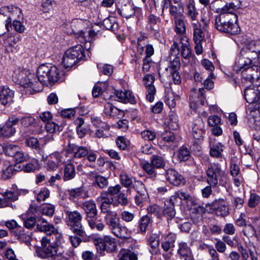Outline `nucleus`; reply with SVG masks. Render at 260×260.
Returning <instances> with one entry per match:
<instances>
[{"label": "nucleus", "instance_id": "f257e3e1", "mask_svg": "<svg viewBox=\"0 0 260 260\" xmlns=\"http://www.w3.org/2000/svg\"><path fill=\"white\" fill-rule=\"evenodd\" d=\"M61 74L51 64H42L38 68L37 76L26 70L18 69L14 72V82L24 87L26 94H33L42 90V85L59 81Z\"/></svg>", "mask_w": 260, "mask_h": 260}, {"label": "nucleus", "instance_id": "f03ea898", "mask_svg": "<svg viewBox=\"0 0 260 260\" xmlns=\"http://www.w3.org/2000/svg\"><path fill=\"white\" fill-rule=\"evenodd\" d=\"M6 18L5 26L7 31L13 26L18 32L22 33L25 30V26L21 20L23 19L22 10L18 7L11 5L4 6L0 8V19Z\"/></svg>", "mask_w": 260, "mask_h": 260}, {"label": "nucleus", "instance_id": "7ed1b4c3", "mask_svg": "<svg viewBox=\"0 0 260 260\" xmlns=\"http://www.w3.org/2000/svg\"><path fill=\"white\" fill-rule=\"evenodd\" d=\"M237 22L238 16L236 14L222 13L216 17L214 24L219 31L235 35L240 30Z\"/></svg>", "mask_w": 260, "mask_h": 260}, {"label": "nucleus", "instance_id": "20e7f679", "mask_svg": "<svg viewBox=\"0 0 260 260\" xmlns=\"http://www.w3.org/2000/svg\"><path fill=\"white\" fill-rule=\"evenodd\" d=\"M189 39H185L184 40H178V42L174 41L171 47L172 54H174L175 56L180 53L182 57V62L185 64H187L192 57V53L190 46Z\"/></svg>", "mask_w": 260, "mask_h": 260}, {"label": "nucleus", "instance_id": "39448f33", "mask_svg": "<svg viewBox=\"0 0 260 260\" xmlns=\"http://www.w3.org/2000/svg\"><path fill=\"white\" fill-rule=\"evenodd\" d=\"M64 212L67 216L72 232L76 235L84 237L86 236L85 232L81 224L82 216L77 211H70L64 209Z\"/></svg>", "mask_w": 260, "mask_h": 260}, {"label": "nucleus", "instance_id": "423d86ee", "mask_svg": "<svg viewBox=\"0 0 260 260\" xmlns=\"http://www.w3.org/2000/svg\"><path fill=\"white\" fill-rule=\"evenodd\" d=\"M28 192L27 189H14L2 193V198H0V208L12 207V202L18 200L20 194H26Z\"/></svg>", "mask_w": 260, "mask_h": 260}, {"label": "nucleus", "instance_id": "0eeeda50", "mask_svg": "<svg viewBox=\"0 0 260 260\" xmlns=\"http://www.w3.org/2000/svg\"><path fill=\"white\" fill-rule=\"evenodd\" d=\"M204 123L200 117H198L192 123L191 134L193 137V145H200L204 139L205 133Z\"/></svg>", "mask_w": 260, "mask_h": 260}, {"label": "nucleus", "instance_id": "6e6552de", "mask_svg": "<svg viewBox=\"0 0 260 260\" xmlns=\"http://www.w3.org/2000/svg\"><path fill=\"white\" fill-rule=\"evenodd\" d=\"M94 244L97 250L101 253L105 250L108 252H112L116 250L117 247L114 238L109 236H105L103 238L95 239Z\"/></svg>", "mask_w": 260, "mask_h": 260}, {"label": "nucleus", "instance_id": "1a4fd4ad", "mask_svg": "<svg viewBox=\"0 0 260 260\" xmlns=\"http://www.w3.org/2000/svg\"><path fill=\"white\" fill-rule=\"evenodd\" d=\"M252 59L250 55L247 54L246 52L241 51L239 55L236 59L234 66V70L236 72H238L251 67L252 66L251 65Z\"/></svg>", "mask_w": 260, "mask_h": 260}, {"label": "nucleus", "instance_id": "9d476101", "mask_svg": "<svg viewBox=\"0 0 260 260\" xmlns=\"http://www.w3.org/2000/svg\"><path fill=\"white\" fill-rule=\"evenodd\" d=\"M173 28L176 33V41L188 39L186 36V25L183 17L173 20Z\"/></svg>", "mask_w": 260, "mask_h": 260}, {"label": "nucleus", "instance_id": "9b49d317", "mask_svg": "<svg viewBox=\"0 0 260 260\" xmlns=\"http://www.w3.org/2000/svg\"><path fill=\"white\" fill-rule=\"evenodd\" d=\"M241 76L243 80L250 83L260 79V66L252 65L251 67L242 70Z\"/></svg>", "mask_w": 260, "mask_h": 260}, {"label": "nucleus", "instance_id": "f8f14e48", "mask_svg": "<svg viewBox=\"0 0 260 260\" xmlns=\"http://www.w3.org/2000/svg\"><path fill=\"white\" fill-rule=\"evenodd\" d=\"M161 21L160 18L154 14H150L148 16L147 29L153 34L154 37L156 39H158L160 37L159 29Z\"/></svg>", "mask_w": 260, "mask_h": 260}, {"label": "nucleus", "instance_id": "ddd939ff", "mask_svg": "<svg viewBox=\"0 0 260 260\" xmlns=\"http://www.w3.org/2000/svg\"><path fill=\"white\" fill-rule=\"evenodd\" d=\"M206 174L207 183L212 185V187H215L218 184L217 175H223L224 172L218 165H214L208 167L206 171Z\"/></svg>", "mask_w": 260, "mask_h": 260}, {"label": "nucleus", "instance_id": "4468645a", "mask_svg": "<svg viewBox=\"0 0 260 260\" xmlns=\"http://www.w3.org/2000/svg\"><path fill=\"white\" fill-rule=\"evenodd\" d=\"M155 78L150 74H147L143 77V82L147 89L146 99L150 102L153 101L156 89L153 85Z\"/></svg>", "mask_w": 260, "mask_h": 260}, {"label": "nucleus", "instance_id": "2eb2a0df", "mask_svg": "<svg viewBox=\"0 0 260 260\" xmlns=\"http://www.w3.org/2000/svg\"><path fill=\"white\" fill-rule=\"evenodd\" d=\"M196 89L191 90V94L190 95L192 101L190 103V107L194 110L197 108V103L200 102L202 105H204L207 102L204 88H199L197 95H194L193 94H196Z\"/></svg>", "mask_w": 260, "mask_h": 260}, {"label": "nucleus", "instance_id": "dca6fc26", "mask_svg": "<svg viewBox=\"0 0 260 260\" xmlns=\"http://www.w3.org/2000/svg\"><path fill=\"white\" fill-rule=\"evenodd\" d=\"M59 247L57 243L55 245H49V246L44 248L43 249L37 250V255L42 258H45L49 257H53L57 254H60V252L59 251Z\"/></svg>", "mask_w": 260, "mask_h": 260}, {"label": "nucleus", "instance_id": "f3484780", "mask_svg": "<svg viewBox=\"0 0 260 260\" xmlns=\"http://www.w3.org/2000/svg\"><path fill=\"white\" fill-rule=\"evenodd\" d=\"M88 176L93 181L94 186L101 189L105 188L108 185V178L98 174L96 172H90L88 174Z\"/></svg>", "mask_w": 260, "mask_h": 260}, {"label": "nucleus", "instance_id": "a211bd4d", "mask_svg": "<svg viewBox=\"0 0 260 260\" xmlns=\"http://www.w3.org/2000/svg\"><path fill=\"white\" fill-rule=\"evenodd\" d=\"M191 26L193 30V40L194 43H201L205 38V32L206 30L205 26H202L199 22H192Z\"/></svg>", "mask_w": 260, "mask_h": 260}, {"label": "nucleus", "instance_id": "6ab92c4d", "mask_svg": "<svg viewBox=\"0 0 260 260\" xmlns=\"http://www.w3.org/2000/svg\"><path fill=\"white\" fill-rule=\"evenodd\" d=\"M114 94L119 102L131 104H135L137 102L135 95L129 90H116Z\"/></svg>", "mask_w": 260, "mask_h": 260}, {"label": "nucleus", "instance_id": "aec40b11", "mask_svg": "<svg viewBox=\"0 0 260 260\" xmlns=\"http://www.w3.org/2000/svg\"><path fill=\"white\" fill-rule=\"evenodd\" d=\"M242 52L247 53V54L250 55L251 58H259L260 52V41H251L246 47L241 50Z\"/></svg>", "mask_w": 260, "mask_h": 260}, {"label": "nucleus", "instance_id": "412c9836", "mask_svg": "<svg viewBox=\"0 0 260 260\" xmlns=\"http://www.w3.org/2000/svg\"><path fill=\"white\" fill-rule=\"evenodd\" d=\"M166 178L170 183L175 186L183 185L185 182L184 177L174 169L167 171Z\"/></svg>", "mask_w": 260, "mask_h": 260}, {"label": "nucleus", "instance_id": "4be33fe9", "mask_svg": "<svg viewBox=\"0 0 260 260\" xmlns=\"http://www.w3.org/2000/svg\"><path fill=\"white\" fill-rule=\"evenodd\" d=\"M13 235L17 238V239L24 243L26 245H30L31 239V233L26 232L22 227H18L17 229L12 231Z\"/></svg>", "mask_w": 260, "mask_h": 260}, {"label": "nucleus", "instance_id": "5701e85b", "mask_svg": "<svg viewBox=\"0 0 260 260\" xmlns=\"http://www.w3.org/2000/svg\"><path fill=\"white\" fill-rule=\"evenodd\" d=\"M81 207L86 214V220H87V218H91L96 216L98 210L94 201L92 200L85 201L82 203Z\"/></svg>", "mask_w": 260, "mask_h": 260}, {"label": "nucleus", "instance_id": "b1692460", "mask_svg": "<svg viewBox=\"0 0 260 260\" xmlns=\"http://www.w3.org/2000/svg\"><path fill=\"white\" fill-rule=\"evenodd\" d=\"M185 14L190 20L194 22L197 20L199 13L193 0H188L185 7Z\"/></svg>", "mask_w": 260, "mask_h": 260}, {"label": "nucleus", "instance_id": "393cba45", "mask_svg": "<svg viewBox=\"0 0 260 260\" xmlns=\"http://www.w3.org/2000/svg\"><path fill=\"white\" fill-rule=\"evenodd\" d=\"M62 155L58 152H55L50 155V159L46 163V168L50 170L56 169L60 165V163L64 162Z\"/></svg>", "mask_w": 260, "mask_h": 260}, {"label": "nucleus", "instance_id": "a878e982", "mask_svg": "<svg viewBox=\"0 0 260 260\" xmlns=\"http://www.w3.org/2000/svg\"><path fill=\"white\" fill-rule=\"evenodd\" d=\"M37 229L40 232L45 233L47 235H51L57 231L53 224L49 223L44 218L38 220L37 224Z\"/></svg>", "mask_w": 260, "mask_h": 260}, {"label": "nucleus", "instance_id": "bb28decb", "mask_svg": "<svg viewBox=\"0 0 260 260\" xmlns=\"http://www.w3.org/2000/svg\"><path fill=\"white\" fill-rule=\"evenodd\" d=\"M177 253L180 258H184V260H192L191 250L185 242L178 243Z\"/></svg>", "mask_w": 260, "mask_h": 260}, {"label": "nucleus", "instance_id": "cd10ccee", "mask_svg": "<svg viewBox=\"0 0 260 260\" xmlns=\"http://www.w3.org/2000/svg\"><path fill=\"white\" fill-rule=\"evenodd\" d=\"M14 95V92L6 86L0 87V104L5 106L10 101Z\"/></svg>", "mask_w": 260, "mask_h": 260}, {"label": "nucleus", "instance_id": "c85d7f7f", "mask_svg": "<svg viewBox=\"0 0 260 260\" xmlns=\"http://www.w3.org/2000/svg\"><path fill=\"white\" fill-rule=\"evenodd\" d=\"M67 51L70 55L75 59H77L78 61L81 60H85L84 50L81 45H77L69 48Z\"/></svg>", "mask_w": 260, "mask_h": 260}, {"label": "nucleus", "instance_id": "c756f323", "mask_svg": "<svg viewBox=\"0 0 260 260\" xmlns=\"http://www.w3.org/2000/svg\"><path fill=\"white\" fill-rule=\"evenodd\" d=\"M244 96L246 102L249 104H254L260 100L259 95L256 90L250 87L244 90Z\"/></svg>", "mask_w": 260, "mask_h": 260}, {"label": "nucleus", "instance_id": "7c9ffc66", "mask_svg": "<svg viewBox=\"0 0 260 260\" xmlns=\"http://www.w3.org/2000/svg\"><path fill=\"white\" fill-rule=\"evenodd\" d=\"M105 114L110 117L115 118H120L123 115V112L113 106L110 103H107L105 105Z\"/></svg>", "mask_w": 260, "mask_h": 260}, {"label": "nucleus", "instance_id": "2f4dec72", "mask_svg": "<svg viewBox=\"0 0 260 260\" xmlns=\"http://www.w3.org/2000/svg\"><path fill=\"white\" fill-rule=\"evenodd\" d=\"M53 139L52 136H46L41 138L39 141L37 138L31 137L26 139L25 143L27 146H38L39 145H44L48 142L51 141Z\"/></svg>", "mask_w": 260, "mask_h": 260}, {"label": "nucleus", "instance_id": "473e14b6", "mask_svg": "<svg viewBox=\"0 0 260 260\" xmlns=\"http://www.w3.org/2000/svg\"><path fill=\"white\" fill-rule=\"evenodd\" d=\"M121 187L119 184L115 185V186H110L107 190L102 191L100 196V199H106L110 196H114L118 195L121 190Z\"/></svg>", "mask_w": 260, "mask_h": 260}, {"label": "nucleus", "instance_id": "72a5a7b5", "mask_svg": "<svg viewBox=\"0 0 260 260\" xmlns=\"http://www.w3.org/2000/svg\"><path fill=\"white\" fill-rule=\"evenodd\" d=\"M98 202L101 203L100 209L101 212L106 215L110 214L111 213L115 212V211L111 210V205L113 202V198H107L106 199H100L99 197L97 199Z\"/></svg>", "mask_w": 260, "mask_h": 260}, {"label": "nucleus", "instance_id": "f704fd0d", "mask_svg": "<svg viewBox=\"0 0 260 260\" xmlns=\"http://www.w3.org/2000/svg\"><path fill=\"white\" fill-rule=\"evenodd\" d=\"M104 219L112 232L120 224L119 219L117 218V213L115 212L111 213L109 215H106Z\"/></svg>", "mask_w": 260, "mask_h": 260}, {"label": "nucleus", "instance_id": "c9c22d12", "mask_svg": "<svg viewBox=\"0 0 260 260\" xmlns=\"http://www.w3.org/2000/svg\"><path fill=\"white\" fill-rule=\"evenodd\" d=\"M76 171L75 166L72 164H68L64 167L63 179L65 181L71 180L75 178Z\"/></svg>", "mask_w": 260, "mask_h": 260}, {"label": "nucleus", "instance_id": "e433bc0d", "mask_svg": "<svg viewBox=\"0 0 260 260\" xmlns=\"http://www.w3.org/2000/svg\"><path fill=\"white\" fill-rule=\"evenodd\" d=\"M115 236L121 239H127L130 233L126 226L120 223L112 232Z\"/></svg>", "mask_w": 260, "mask_h": 260}, {"label": "nucleus", "instance_id": "4c0bfd02", "mask_svg": "<svg viewBox=\"0 0 260 260\" xmlns=\"http://www.w3.org/2000/svg\"><path fill=\"white\" fill-rule=\"evenodd\" d=\"M117 11L119 14L126 19L129 18L135 14L134 7L130 4L124 5L121 9H118Z\"/></svg>", "mask_w": 260, "mask_h": 260}, {"label": "nucleus", "instance_id": "58836bf2", "mask_svg": "<svg viewBox=\"0 0 260 260\" xmlns=\"http://www.w3.org/2000/svg\"><path fill=\"white\" fill-rule=\"evenodd\" d=\"M214 206L217 208V212L222 216H225L229 213V208L223 199H219L214 202Z\"/></svg>", "mask_w": 260, "mask_h": 260}, {"label": "nucleus", "instance_id": "ea45409f", "mask_svg": "<svg viewBox=\"0 0 260 260\" xmlns=\"http://www.w3.org/2000/svg\"><path fill=\"white\" fill-rule=\"evenodd\" d=\"M141 165L143 170L150 176V178L154 180L156 176V173L155 171V167L151 162L144 161Z\"/></svg>", "mask_w": 260, "mask_h": 260}, {"label": "nucleus", "instance_id": "a19ab883", "mask_svg": "<svg viewBox=\"0 0 260 260\" xmlns=\"http://www.w3.org/2000/svg\"><path fill=\"white\" fill-rule=\"evenodd\" d=\"M16 129L13 126L5 124L4 126L0 125V137L3 138H9L14 135Z\"/></svg>", "mask_w": 260, "mask_h": 260}, {"label": "nucleus", "instance_id": "79ce46f5", "mask_svg": "<svg viewBox=\"0 0 260 260\" xmlns=\"http://www.w3.org/2000/svg\"><path fill=\"white\" fill-rule=\"evenodd\" d=\"M180 66L181 63L179 57L175 56L173 59L171 58L168 67L166 68V70L168 73L179 71Z\"/></svg>", "mask_w": 260, "mask_h": 260}, {"label": "nucleus", "instance_id": "37998d69", "mask_svg": "<svg viewBox=\"0 0 260 260\" xmlns=\"http://www.w3.org/2000/svg\"><path fill=\"white\" fill-rule=\"evenodd\" d=\"M162 215L165 216L168 220L173 218L176 215L175 207L172 205H167V202L165 201L164 209L162 210Z\"/></svg>", "mask_w": 260, "mask_h": 260}, {"label": "nucleus", "instance_id": "c03bdc74", "mask_svg": "<svg viewBox=\"0 0 260 260\" xmlns=\"http://www.w3.org/2000/svg\"><path fill=\"white\" fill-rule=\"evenodd\" d=\"M78 62L77 59H75L70 55L67 51H66L62 59V64L65 68H71Z\"/></svg>", "mask_w": 260, "mask_h": 260}, {"label": "nucleus", "instance_id": "a18cd8bd", "mask_svg": "<svg viewBox=\"0 0 260 260\" xmlns=\"http://www.w3.org/2000/svg\"><path fill=\"white\" fill-rule=\"evenodd\" d=\"M87 221L89 227L92 230L95 229L98 231H102L105 228V225L103 223L97 221L96 217L87 218Z\"/></svg>", "mask_w": 260, "mask_h": 260}, {"label": "nucleus", "instance_id": "49530a36", "mask_svg": "<svg viewBox=\"0 0 260 260\" xmlns=\"http://www.w3.org/2000/svg\"><path fill=\"white\" fill-rule=\"evenodd\" d=\"M39 168L38 161L36 159H33L30 162H27L24 165L22 170L26 173H30L35 172Z\"/></svg>", "mask_w": 260, "mask_h": 260}, {"label": "nucleus", "instance_id": "de8ad7c7", "mask_svg": "<svg viewBox=\"0 0 260 260\" xmlns=\"http://www.w3.org/2000/svg\"><path fill=\"white\" fill-rule=\"evenodd\" d=\"M181 7L179 5H171L169 7V14L173 17V20L183 17V14L181 11Z\"/></svg>", "mask_w": 260, "mask_h": 260}, {"label": "nucleus", "instance_id": "09e8293b", "mask_svg": "<svg viewBox=\"0 0 260 260\" xmlns=\"http://www.w3.org/2000/svg\"><path fill=\"white\" fill-rule=\"evenodd\" d=\"M69 198L70 200H75L81 197L84 193L83 189L81 187L68 190Z\"/></svg>", "mask_w": 260, "mask_h": 260}, {"label": "nucleus", "instance_id": "8fccbe9b", "mask_svg": "<svg viewBox=\"0 0 260 260\" xmlns=\"http://www.w3.org/2000/svg\"><path fill=\"white\" fill-rule=\"evenodd\" d=\"M147 243L151 248V252H156L159 245L158 238L154 235H151L147 239Z\"/></svg>", "mask_w": 260, "mask_h": 260}, {"label": "nucleus", "instance_id": "3c124183", "mask_svg": "<svg viewBox=\"0 0 260 260\" xmlns=\"http://www.w3.org/2000/svg\"><path fill=\"white\" fill-rule=\"evenodd\" d=\"M150 218L147 215L143 216L139 221V229L140 232L145 233L150 223Z\"/></svg>", "mask_w": 260, "mask_h": 260}, {"label": "nucleus", "instance_id": "603ef678", "mask_svg": "<svg viewBox=\"0 0 260 260\" xmlns=\"http://www.w3.org/2000/svg\"><path fill=\"white\" fill-rule=\"evenodd\" d=\"M91 122L92 124L96 127L102 128L105 131H109L110 126L107 123L102 121L101 119L96 116L91 117Z\"/></svg>", "mask_w": 260, "mask_h": 260}, {"label": "nucleus", "instance_id": "864d4df0", "mask_svg": "<svg viewBox=\"0 0 260 260\" xmlns=\"http://www.w3.org/2000/svg\"><path fill=\"white\" fill-rule=\"evenodd\" d=\"M50 196V191L47 188H42L36 194V198L38 202H41L44 201L48 198Z\"/></svg>", "mask_w": 260, "mask_h": 260}, {"label": "nucleus", "instance_id": "5fc2aeb1", "mask_svg": "<svg viewBox=\"0 0 260 260\" xmlns=\"http://www.w3.org/2000/svg\"><path fill=\"white\" fill-rule=\"evenodd\" d=\"M155 168H162L165 166V161L162 157L153 155L150 159Z\"/></svg>", "mask_w": 260, "mask_h": 260}, {"label": "nucleus", "instance_id": "6e6d98bb", "mask_svg": "<svg viewBox=\"0 0 260 260\" xmlns=\"http://www.w3.org/2000/svg\"><path fill=\"white\" fill-rule=\"evenodd\" d=\"M134 188L137 192V194L140 195H144V197H146V195H148L147 190L145 188V185L140 181H137L135 182L134 184Z\"/></svg>", "mask_w": 260, "mask_h": 260}, {"label": "nucleus", "instance_id": "4d7b16f0", "mask_svg": "<svg viewBox=\"0 0 260 260\" xmlns=\"http://www.w3.org/2000/svg\"><path fill=\"white\" fill-rule=\"evenodd\" d=\"M128 204V200L126 196L123 192H120L116 196L115 206H117V204L120 205L122 206H126Z\"/></svg>", "mask_w": 260, "mask_h": 260}, {"label": "nucleus", "instance_id": "13d9d810", "mask_svg": "<svg viewBox=\"0 0 260 260\" xmlns=\"http://www.w3.org/2000/svg\"><path fill=\"white\" fill-rule=\"evenodd\" d=\"M169 126L173 129H177L179 127L178 119L177 114L174 112H171L169 114Z\"/></svg>", "mask_w": 260, "mask_h": 260}, {"label": "nucleus", "instance_id": "bf43d9fd", "mask_svg": "<svg viewBox=\"0 0 260 260\" xmlns=\"http://www.w3.org/2000/svg\"><path fill=\"white\" fill-rule=\"evenodd\" d=\"M190 150L187 147H182L178 152L177 156L180 161H185L188 159Z\"/></svg>", "mask_w": 260, "mask_h": 260}, {"label": "nucleus", "instance_id": "052dcab7", "mask_svg": "<svg viewBox=\"0 0 260 260\" xmlns=\"http://www.w3.org/2000/svg\"><path fill=\"white\" fill-rule=\"evenodd\" d=\"M147 210L149 214L157 217L162 215V208L157 205H153L149 206Z\"/></svg>", "mask_w": 260, "mask_h": 260}, {"label": "nucleus", "instance_id": "680f3d73", "mask_svg": "<svg viewBox=\"0 0 260 260\" xmlns=\"http://www.w3.org/2000/svg\"><path fill=\"white\" fill-rule=\"evenodd\" d=\"M242 232L246 237H251L255 234V230L253 226L249 222L242 229Z\"/></svg>", "mask_w": 260, "mask_h": 260}, {"label": "nucleus", "instance_id": "e2e57ef3", "mask_svg": "<svg viewBox=\"0 0 260 260\" xmlns=\"http://www.w3.org/2000/svg\"><path fill=\"white\" fill-rule=\"evenodd\" d=\"M120 183L123 186L128 187L132 185V178L126 173H122L120 175Z\"/></svg>", "mask_w": 260, "mask_h": 260}, {"label": "nucleus", "instance_id": "0e129e2a", "mask_svg": "<svg viewBox=\"0 0 260 260\" xmlns=\"http://www.w3.org/2000/svg\"><path fill=\"white\" fill-rule=\"evenodd\" d=\"M16 166H9L6 169L2 171V178L4 180H7L11 178L14 173H15Z\"/></svg>", "mask_w": 260, "mask_h": 260}, {"label": "nucleus", "instance_id": "69168bd1", "mask_svg": "<svg viewBox=\"0 0 260 260\" xmlns=\"http://www.w3.org/2000/svg\"><path fill=\"white\" fill-rule=\"evenodd\" d=\"M118 260H138V255L134 252L129 250L122 253Z\"/></svg>", "mask_w": 260, "mask_h": 260}, {"label": "nucleus", "instance_id": "338daca9", "mask_svg": "<svg viewBox=\"0 0 260 260\" xmlns=\"http://www.w3.org/2000/svg\"><path fill=\"white\" fill-rule=\"evenodd\" d=\"M60 128L61 127L60 126L54 122H47L45 125L46 130L47 132L50 133H55L57 131H61L62 129Z\"/></svg>", "mask_w": 260, "mask_h": 260}, {"label": "nucleus", "instance_id": "774afa93", "mask_svg": "<svg viewBox=\"0 0 260 260\" xmlns=\"http://www.w3.org/2000/svg\"><path fill=\"white\" fill-rule=\"evenodd\" d=\"M74 156L77 158H81L86 156L88 153V150L85 147H73Z\"/></svg>", "mask_w": 260, "mask_h": 260}]
</instances>
